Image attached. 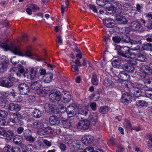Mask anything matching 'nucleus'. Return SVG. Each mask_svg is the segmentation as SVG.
I'll list each match as a JSON object with an SVG mask.
<instances>
[{
  "label": "nucleus",
  "instance_id": "nucleus-1",
  "mask_svg": "<svg viewBox=\"0 0 152 152\" xmlns=\"http://www.w3.org/2000/svg\"><path fill=\"white\" fill-rule=\"evenodd\" d=\"M0 45L7 50H10L15 55L29 57H31L33 55L32 52V49L30 47L27 48L24 53H22L19 47L16 46L13 43H11L10 45H9L7 44V41H4V42H0Z\"/></svg>",
  "mask_w": 152,
  "mask_h": 152
},
{
  "label": "nucleus",
  "instance_id": "nucleus-2",
  "mask_svg": "<svg viewBox=\"0 0 152 152\" xmlns=\"http://www.w3.org/2000/svg\"><path fill=\"white\" fill-rule=\"evenodd\" d=\"M132 85V84L130 82H127V83H125V86L129 88L128 90L129 92L133 95V96L136 97H139L143 92L138 89L136 86L134 87L133 86H132V87H131V86Z\"/></svg>",
  "mask_w": 152,
  "mask_h": 152
},
{
  "label": "nucleus",
  "instance_id": "nucleus-3",
  "mask_svg": "<svg viewBox=\"0 0 152 152\" xmlns=\"http://www.w3.org/2000/svg\"><path fill=\"white\" fill-rule=\"evenodd\" d=\"M118 54L120 56L127 58L130 55V50L129 48L127 46H121L118 45L117 47Z\"/></svg>",
  "mask_w": 152,
  "mask_h": 152
},
{
  "label": "nucleus",
  "instance_id": "nucleus-4",
  "mask_svg": "<svg viewBox=\"0 0 152 152\" xmlns=\"http://www.w3.org/2000/svg\"><path fill=\"white\" fill-rule=\"evenodd\" d=\"M61 97L60 92L57 90H52L50 92L49 99L52 102H55L59 101Z\"/></svg>",
  "mask_w": 152,
  "mask_h": 152
},
{
  "label": "nucleus",
  "instance_id": "nucleus-5",
  "mask_svg": "<svg viewBox=\"0 0 152 152\" xmlns=\"http://www.w3.org/2000/svg\"><path fill=\"white\" fill-rule=\"evenodd\" d=\"M18 86L20 94L23 95H27L30 92V88L27 84L20 83Z\"/></svg>",
  "mask_w": 152,
  "mask_h": 152
},
{
  "label": "nucleus",
  "instance_id": "nucleus-6",
  "mask_svg": "<svg viewBox=\"0 0 152 152\" xmlns=\"http://www.w3.org/2000/svg\"><path fill=\"white\" fill-rule=\"evenodd\" d=\"M13 85V83L11 82L9 77H4L0 78V86L7 88H10Z\"/></svg>",
  "mask_w": 152,
  "mask_h": 152
},
{
  "label": "nucleus",
  "instance_id": "nucleus-7",
  "mask_svg": "<svg viewBox=\"0 0 152 152\" xmlns=\"http://www.w3.org/2000/svg\"><path fill=\"white\" fill-rule=\"evenodd\" d=\"M127 62L126 59L120 57L118 59L113 61L112 63L113 66L115 67H119L120 66L122 68L123 64Z\"/></svg>",
  "mask_w": 152,
  "mask_h": 152
},
{
  "label": "nucleus",
  "instance_id": "nucleus-8",
  "mask_svg": "<svg viewBox=\"0 0 152 152\" xmlns=\"http://www.w3.org/2000/svg\"><path fill=\"white\" fill-rule=\"evenodd\" d=\"M34 81L32 82L31 87L32 89L38 90L42 86V81L38 77L34 80Z\"/></svg>",
  "mask_w": 152,
  "mask_h": 152
},
{
  "label": "nucleus",
  "instance_id": "nucleus-9",
  "mask_svg": "<svg viewBox=\"0 0 152 152\" xmlns=\"http://www.w3.org/2000/svg\"><path fill=\"white\" fill-rule=\"evenodd\" d=\"M76 106L74 104H72L68 106L66 109L67 113L68 116L72 117L74 116L76 114Z\"/></svg>",
  "mask_w": 152,
  "mask_h": 152
},
{
  "label": "nucleus",
  "instance_id": "nucleus-10",
  "mask_svg": "<svg viewBox=\"0 0 152 152\" xmlns=\"http://www.w3.org/2000/svg\"><path fill=\"white\" fill-rule=\"evenodd\" d=\"M117 5L118 7H121V5L118 2H116L114 4V5H111L110 6L105 7L106 11L108 13L113 14L115 13L117 11V8L118 7H115Z\"/></svg>",
  "mask_w": 152,
  "mask_h": 152
},
{
  "label": "nucleus",
  "instance_id": "nucleus-11",
  "mask_svg": "<svg viewBox=\"0 0 152 152\" xmlns=\"http://www.w3.org/2000/svg\"><path fill=\"white\" fill-rule=\"evenodd\" d=\"M103 21L104 24L106 27L110 28L115 27V21L112 18H105L103 19Z\"/></svg>",
  "mask_w": 152,
  "mask_h": 152
},
{
  "label": "nucleus",
  "instance_id": "nucleus-12",
  "mask_svg": "<svg viewBox=\"0 0 152 152\" xmlns=\"http://www.w3.org/2000/svg\"><path fill=\"white\" fill-rule=\"evenodd\" d=\"M3 152H21L20 148L18 147H13L8 145L3 149Z\"/></svg>",
  "mask_w": 152,
  "mask_h": 152
},
{
  "label": "nucleus",
  "instance_id": "nucleus-13",
  "mask_svg": "<svg viewBox=\"0 0 152 152\" xmlns=\"http://www.w3.org/2000/svg\"><path fill=\"white\" fill-rule=\"evenodd\" d=\"M93 138V137L91 136L86 135L82 138V141L85 145H88L92 143Z\"/></svg>",
  "mask_w": 152,
  "mask_h": 152
},
{
  "label": "nucleus",
  "instance_id": "nucleus-14",
  "mask_svg": "<svg viewBox=\"0 0 152 152\" xmlns=\"http://www.w3.org/2000/svg\"><path fill=\"white\" fill-rule=\"evenodd\" d=\"M122 102L126 104H128L132 101V96L130 94L126 92L123 94L122 97Z\"/></svg>",
  "mask_w": 152,
  "mask_h": 152
},
{
  "label": "nucleus",
  "instance_id": "nucleus-15",
  "mask_svg": "<svg viewBox=\"0 0 152 152\" xmlns=\"http://www.w3.org/2000/svg\"><path fill=\"white\" fill-rule=\"evenodd\" d=\"M49 122L52 125H57L60 123L59 118L56 115L50 116L49 119Z\"/></svg>",
  "mask_w": 152,
  "mask_h": 152
},
{
  "label": "nucleus",
  "instance_id": "nucleus-16",
  "mask_svg": "<svg viewBox=\"0 0 152 152\" xmlns=\"http://www.w3.org/2000/svg\"><path fill=\"white\" fill-rule=\"evenodd\" d=\"M128 61L123 65L122 69L125 71L130 73L133 72L134 70V66L130 64H128Z\"/></svg>",
  "mask_w": 152,
  "mask_h": 152
},
{
  "label": "nucleus",
  "instance_id": "nucleus-17",
  "mask_svg": "<svg viewBox=\"0 0 152 152\" xmlns=\"http://www.w3.org/2000/svg\"><path fill=\"white\" fill-rule=\"evenodd\" d=\"M97 116L96 113H91L89 115L88 119L90 123L94 125L97 121Z\"/></svg>",
  "mask_w": 152,
  "mask_h": 152
},
{
  "label": "nucleus",
  "instance_id": "nucleus-18",
  "mask_svg": "<svg viewBox=\"0 0 152 152\" xmlns=\"http://www.w3.org/2000/svg\"><path fill=\"white\" fill-rule=\"evenodd\" d=\"M141 24L136 20L132 22L130 25V27L134 31H138L140 28Z\"/></svg>",
  "mask_w": 152,
  "mask_h": 152
},
{
  "label": "nucleus",
  "instance_id": "nucleus-19",
  "mask_svg": "<svg viewBox=\"0 0 152 152\" xmlns=\"http://www.w3.org/2000/svg\"><path fill=\"white\" fill-rule=\"evenodd\" d=\"M118 75L122 81H128L130 79L129 75L124 72H120Z\"/></svg>",
  "mask_w": 152,
  "mask_h": 152
},
{
  "label": "nucleus",
  "instance_id": "nucleus-20",
  "mask_svg": "<svg viewBox=\"0 0 152 152\" xmlns=\"http://www.w3.org/2000/svg\"><path fill=\"white\" fill-rule=\"evenodd\" d=\"M61 100L64 103H66L69 102L72 99L71 95L68 93L61 95Z\"/></svg>",
  "mask_w": 152,
  "mask_h": 152
},
{
  "label": "nucleus",
  "instance_id": "nucleus-21",
  "mask_svg": "<svg viewBox=\"0 0 152 152\" xmlns=\"http://www.w3.org/2000/svg\"><path fill=\"white\" fill-rule=\"evenodd\" d=\"M61 122L62 123L63 127L65 128H68L71 126L72 122V121L70 120L69 119H66L62 118L61 119Z\"/></svg>",
  "mask_w": 152,
  "mask_h": 152
},
{
  "label": "nucleus",
  "instance_id": "nucleus-22",
  "mask_svg": "<svg viewBox=\"0 0 152 152\" xmlns=\"http://www.w3.org/2000/svg\"><path fill=\"white\" fill-rule=\"evenodd\" d=\"M116 21L119 24H126L128 22V20L124 16L120 17H116Z\"/></svg>",
  "mask_w": 152,
  "mask_h": 152
},
{
  "label": "nucleus",
  "instance_id": "nucleus-23",
  "mask_svg": "<svg viewBox=\"0 0 152 152\" xmlns=\"http://www.w3.org/2000/svg\"><path fill=\"white\" fill-rule=\"evenodd\" d=\"M44 108L45 111L48 112H54V105L52 104L46 103L45 104Z\"/></svg>",
  "mask_w": 152,
  "mask_h": 152
},
{
  "label": "nucleus",
  "instance_id": "nucleus-24",
  "mask_svg": "<svg viewBox=\"0 0 152 152\" xmlns=\"http://www.w3.org/2000/svg\"><path fill=\"white\" fill-rule=\"evenodd\" d=\"M53 74L51 73H49L46 74L43 77L44 81L46 83L50 82L53 77Z\"/></svg>",
  "mask_w": 152,
  "mask_h": 152
},
{
  "label": "nucleus",
  "instance_id": "nucleus-25",
  "mask_svg": "<svg viewBox=\"0 0 152 152\" xmlns=\"http://www.w3.org/2000/svg\"><path fill=\"white\" fill-rule=\"evenodd\" d=\"M145 83L147 90L152 89V79L147 78L145 80Z\"/></svg>",
  "mask_w": 152,
  "mask_h": 152
},
{
  "label": "nucleus",
  "instance_id": "nucleus-26",
  "mask_svg": "<svg viewBox=\"0 0 152 152\" xmlns=\"http://www.w3.org/2000/svg\"><path fill=\"white\" fill-rule=\"evenodd\" d=\"M136 87L139 90H141V91L143 90L147 91L148 89H147V88L145 86V84L144 82H142V83H141L140 82L137 83L136 84Z\"/></svg>",
  "mask_w": 152,
  "mask_h": 152
},
{
  "label": "nucleus",
  "instance_id": "nucleus-27",
  "mask_svg": "<svg viewBox=\"0 0 152 152\" xmlns=\"http://www.w3.org/2000/svg\"><path fill=\"white\" fill-rule=\"evenodd\" d=\"M8 63L4 62L0 64V73H3L7 71Z\"/></svg>",
  "mask_w": 152,
  "mask_h": 152
},
{
  "label": "nucleus",
  "instance_id": "nucleus-28",
  "mask_svg": "<svg viewBox=\"0 0 152 152\" xmlns=\"http://www.w3.org/2000/svg\"><path fill=\"white\" fill-rule=\"evenodd\" d=\"M120 7H118V8H117V14L116 15V17H120L121 16H124L125 15V11L122 8H120Z\"/></svg>",
  "mask_w": 152,
  "mask_h": 152
},
{
  "label": "nucleus",
  "instance_id": "nucleus-29",
  "mask_svg": "<svg viewBox=\"0 0 152 152\" xmlns=\"http://www.w3.org/2000/svg\"><path fill=\"white\" fill-rule=\"evenodd\" d=\"M25 79H27V80H34L37 78V77H35L34 75H33L28 73H25L23 74Z\"/></svg>",
  "mask_w": 152,
  "mask_h": 152
},
{
  "label": "nucleus",
  "instance_id": "nucleus-30",
  "mask_svg": "<svg viewBox=\"0 0 152 152\" xmlns=\"http://www.w3.org/2000/svg\"><path fill=\"white\" fill-rule=\"evenodd\" d=\"M42 115V112L37 109L34 110L32 114V115L36 118H39Z\"/></svg>",
  "mask_w": 152,
  "mask_h": 152
},
{
  "label": "nucleus",
  "instance_id": "nucleus-31",
  "mask_svg": "<svg viewBox=\"0 0 152 152\" xmlns=\"http://www.w3.org/2000/svg\"><path fill=\"white\" fill-rule=\"evenodd\" d=\"M5 136L7 140H10L12 138L14 135L13 132L11 130H9L5 132Z\"/></svg>",
  "mask_w": 152,
  "mask_h": 152
},
{
  "label": "nucleus",
  "instance_id": "nucleus-32",
  "mask_svg": "<svg viewBox=\"0 0 152 152\" xmlns=\"http://www.w3.org/2000/svg\"><path fill=\"white\" fill-rule=\"evenodd\" d=\"M142 47L143 50L148 51L151 50L152 49V44L146 43L145 44H143Z\"/></svg>",
  "mask_w": 152,
  "mask_h": 152
},
{
  "label": "nucleus",
  "instance_id": "nucleus-33",
  "mask_svg": "<svg viewBox=\"0 0 152 152\" xmlns=\"http://www.w3.org/2000/svg\"><path fill=\"white\" fill-rule=\"evenodd\" d=\"M91 82L92 84L94 85H97L98 84V80L97 75L94 73H93Z\"/></svg>",
  "mask_w": 152,
  "mask_h": 152
},
{
  "label": "nucleus",
  "instance_id": "nucleus-34",
  "mask_svg": "<svg viewBox=\"0 0 152 152\" xmlns=\"http://www.w3.org/2000/svg\"><path fill=\"white\" fill-rule=\"evenodd\" d=\"M136 57L137 60L142 62L144 61L146 58V57L144 55L141 53L137 54Z\"/></svg>",
  "mask_w": 152,
  "mask_h": 152
},
{
  "label": "nucleus",
  "instance_id": "nucleus-35",
  "mask_svg": "<svg viewBox=\"0 0 152 152\" xmlns=\"http://www.w3.org/2000/svg\"><path fill=\"white\" fill-rule=\"evenodd\" d=\"M108 111V107L106 106L101 107L99 109V112L102 114H105L107 113Z\"/></svg>",
  "mask_w": 152,
  "mask_h": 152
},
{
  "label": "nucleus",
  "instance_id": "nucleus-36",
  "mask_svg": "<svg viewBox=\"0 0 152 152\" xmlns=\"http://www.w3.org/2000/svg\"><path fill=\"white\" fill-rule=\"evenodd\" d=\"M82 122H83L84 129H88L90 125V121L88 120H84L82 121Z\"/></svg>",
  "mask_w": 152,
  "mask_h": 152
},
{
  "label": "nucleus",
  "instance_id": "nucleus-37",
  "mask_svg": "<svg viewBox=\"0 0 152 152\" xmlns=\"http://www.w3.org/2000/svg\"><path fill=\"white\" fill-rule=\"evenodd\" d=\"M131 41L130 37L126 35H124L121 37V41L122 42L128 43Z\"/></svg>",
  "mask_w": 152,
  "mask_h": 152
},
{
  "label": "nucleus",
  "instance_id": "nucleus-38",
  "mask_svg": "<svg viewBox=\"0 0 152 152\" xmlns=\"http://www.w3.org/2000/svg\"><path fill=\"white\" fill-rule=\"evenodd\" d=\"M32 133V132L29 129H27L24 130L23 132V134L22 135V137H25L28 135H30Z\"/></svg>",
  "mask_w": 152,
  "mask_h": 152
},
{
  "label": "nucleus",
  "instance_id": "nucleus-39",
  "mask_svg": "<svg viewBox=\"0 0 152 152\" xmlns=\"http://www.w3.org/2000/svg\"><path fill=\"white\" fill-rule=\"evenodd\" d=\"M131 5L129 3H125L124 4L123 7L125 11L129 12L131 9Z\"/></svg>",
  "mask_w": 152,
  "mask_h": 152
},
{
  "label": "nucleus",
  "instance_id": "nucleus-40",
  "mask_svg": "<svg viewBox=\"0 0 152 152\" xmlns=\"http://www.w3.org/2000/svg\"><path fill=\"white\" fill-rule=\"evenodd\" d=\"M136 104L137 105L140 106H146L147 105L148 103L145 101L140 100L137 101Z\"/></svg>",
  "mask_w": 152,
  "mask_h": 152
},
{
  "label": "nucleus",
  "instance_id": "nucleus-41",
  "mask_svg": "<svg viewBox=\"0 0 152 152\" xmlns=\"http://www.w3.org/2000/svg\"><path fill=\"white\" fill-rule=\"evenodd\" d=\"M24 138L27 141L30 142H33L35 140V139L32 136V133L30 135H28Z\"/></svg>",
  "mask_w": 152,
  "mask_h": 152
},
{
  "label": "nucleus",
  "instance_id": "nucleus-42",
  "mask_svg": "<svg viewBox=\"0 0 152 152\" xmlns=\"http://www.w3.org/2000/svg\"><path fill=\"white\" fill-rule=\"evenodd\" d=\"M38 69V68L36 67H32L30 68V74L34 75L35 77H37V73Z\"/></svg>",
  "mask_w": 152,
  "mask_h": 152
},
{
  "label": "nucleus",
  "instance_id": "nucleus-43",
  "mask_svg": "<svg viewBox=\"0 0 152 152\" xmlns=\"http://www.w3.org/2000/svg\"><path fill=\"white\" fill-rule=\"evenodd\" d=\"M13 116L14 118V119L16 120L18 122L22 119L21 115L18 113H14Z\"/></svg>",
  "mask_w": 152,
  "mask_h": 152
},
{
  "label": "nucleus",
  "instance_id": "nucleus-44",
  "mask_svg": "<svg viewBox=\"0 0 152 152\" xmlns=\"http://www.w3.org/2000/svg\"><path fill=\"white\" fill-rule=\"evenodd\" d=\"M22 139L20 136H15L13 139V142L15 144L18 145L22 141Z\"/></svg>",
  "mask_w": 152,
  "mask_h": 152
},
{
  "label": "nucleus",
  "instance_id": "nucleus-45",
  "mask_svg": "<svg viewBox=\"0 0 152 152\" xmlns=\"http://www.w3.org/2000/svg\"><path fill=\"white\" fill-rule=\"evenodd\" d=\"M38 94L39 96L42 97H45L48 94V91L45 90V89L39 90L38 92Z\"/></svg>",
  "mask_w": 152,
  "mask_h": 152
},
{
  "label": "nucleus",
  "instance_id": "nucleus-46",
  "mask_svg": "<svg viewBox=\"0 0 152 152\" xmlns=\"http://www.w3.org/2000/svg\"><path fill=\"white\" fill-rule=\"evenodd\" d=\"M41 125V121L35 122L32 123L31 125V126L35 128H40Z\"/></svg>",
  "mask_w": 152,
  "mask_h": 152
},
{
  "label": "nucleus",
  "instance_id": "nucleus-47",
  "mask_svg": "<svg viewBox=\"0 0 152 152\" xmlns=\"http://www.w3.org/2000/svg\"><path fill=\"white\" fill-rule=\"evenodd\" d=\"M129 29L128 27H124L121 29V32L123 34H127L129 32Z\"/></svg>",
  "mask_w": 152,
  "mask_h": 152
},
{
  "label": "nucleus",
  "instance_id": "nucleus-48",
  "mask_svg": "<svg viewBox=\"0 0 152 152\" xmlns=\"http://www.w3.org/2000/svg\"><path fill=\"white\" fill-rule=\"evenodd\" d=\"M148 74V72H146L145 70L141 69L140 71V72H139L138 75L142 78H144L146 75Z\"/></svg>",
  "mask_w": 152,
  "mask_h": 152
},
{
  "label": "nucleus",
  "instance_id": "nucleus-49",
  "mask_svg": "<svg viewBox=\"0 0 152 152\" xmlns=\"http://www.w3.org/2000/svg\"><path fill=\"white\" fill-rule=\"evenodd\" d=\"M111 81L109 80L107 77L105 78L104 82V86H109L111 84Z\"/></svg>",
  "mask_w": 152,
  "mask_h": 152
},
{
  "label": "nucleus",
  "instance_id": "nucleus-50",
  "mask_svg": "<svg viewBox=\"0 0 152 152\" xmlns=\"http://www.w3.org/2000/svg\"><path fill=\"white\" fill-rule=\"evenodd\" d=\"M112 39L114 42L118 43L121 41V38L118 36H115L113 37Z\"/></svg>",
  "mask_w": 152,
  "mask_h": 152
},
{
  "label": "nucleus",
  "instance_id": "nucleus-51",
  "mask_svg": "<svg viewBox=\"0 0 152 152\" xmlns=\"http://www.w3.org/2000/svg\"><path fill=\"white\" fill-rule=\"evenodd\" d=\"M65 3L66 4V6L64 7V5H62L61 6V13L63 14L64 12V11H65L66 9H67L68 7L69 6V3L68 0H66Z\"/></svg>",
  "mask_w": 152,
  "mask_h": 152
},
{
  "label": "nucleus",
  "instance_id": "nucleus-52",
  "mask_svg": "<svg viewBox=\"0 0 152 152\" xmlns=\"http://www.w3.org/2000/svg\"><path fill=\"white\" fill-rule=\"evenodd\" d=\"M71 70L72 72H75L76 74L78 73V69L76 65H73L72 66Z\"/></svg>",
  "mask_w": 152,
  "mask_h": 152
},
{
  "label": "nucleus",
  "instance_id": "nucleus-53",
  "mask_svg": "<svg viewBox=\"0 0 152 152\" xmlns=\"http://www.w3.org/2000/svg\"><path fill=\"white\" fill-rule=\"evenodd\" d=\"M33 147L31 144H28L27 145L25 151L28 152H31L33 151Z\"/></svg>",
  "mask_w": 152,
  "mask_h": 152
},
{
  "label": "nucleus",
  "instance_id": "nucleus-54",
  "mask_svg": "<svg viewBox=\"0 0 152 152\" xmlns=\"http://www.w3.org/2000/svg\"><path fill=\"white\" fill-rule=\"evenodd\" d=\"M145 93L147 97L152 99V90H151L146 91Z\"/></svg>",
  "mask_w": 152,
  "mask_h": 152
},
{
  "label": "nucleus",
  "instance_id": "nucleus-55",
  "mask_svg": "<svg viewBox=\"0 0 152 152\" xmlns=\"http://www.w3.org/2000/svg\"><path fill=\"white\" fill-rule=\"evenodd\" d=\"M45 133L47 134H52L53 131L51 128L49 126H47L45 129H43Z\"/></svg>",
  "mask_w": 152,
  "mask_h": 152
},
{
  "label": "nucleus",
  "instance_id": "nucleus-56",
  "mask_svg": "<svg viewBox=\"0 0 152 152\" xmlns=\"http://www.w3.org/2000/svg\"><path fill=\"white\" fill-rule=\"evenodd\" d=\"M96 4L101 6H103L105 5V0H96Z\"/></svg>",
  "mask_w": 152,
  "mask_h": 152
},
{
  "label": "nucleus",
  "instance_id": "nucleus-57",
  "mask_svg": "<svg viewBox=\"0 0 152 152\" xmlns=\"http://www.w3.org/2000/svg\"><path fill=\"white\" fill-rule=\"evenodd\" d=\"M146 18L147 19L148 22H152V14L148 13L146 14Z\"/></svg>",
  "mask_w": 152,
  "mask_h": 152
},
{
  "label": "nucleus",
  "instance_id": "nucleus-58",
  "mask_svg": "<svg viewBox=\"0 0 152 152\" xmlns=\"http://www.w3.org/2000/svg\"><path fill=\"white\" fill-rule=\"evenodd\" d=\"M78 112L83 116H85L88 113V110L86 109H80L79 110Z\"/></svg>",
  "mask_w": 152,
  "mask_h": 152
},
{
  "label": "nucleus",
  "instance_id": "nucleus-59",
  "mask_svg": "<svg viewBox=\"0 0 152 152\" xmlns=\"http://www.w3.org/2000/svg\"><path fill=\"white\" fill-rule=\"evenodd\" d=\"M72 147L75 150L80 149L81 148L80 147V144L77 142H76L74 144H73Z\"/></svg>",
  "mask_w": 152,
  "mask_h": 152
},
{
  "label": "nucleus",
  "instance_id": "nucleus-60",
  "mask_svg": "<svg viewBox=\"0 0 152 152\" xmlns=\"http://www.w3.org/2000/svg\"><path fill=\"white\" fill-rule=\"evenodd\" d=\"M82 122V121H80L77 123V128L79 129L83 130V125Z\"/></svg>",
  "mask_w": 152,
  "mask_h": 152
},
{
  "label": "nucleus",
  "instance_id": "nucleus-61",
  "mask_svg": "<svg viewBox=\"0 0 152 152\" xmlns=\"http://www.w3.org/2000/svg\"><path fill=\"white\" fill-rule=\"evenodd\" d=\"M5 130L3 127H0V138L2 137L5 133Z\"/></svg>",
  "mask_w": 152,
  "mask_h": 152
},
{
  "label": "nucleus",
  "instance_id": "nucleus-62",
  "mask_svg": "<svg viewBox=\"0 0 152 152\" xmlns=\"http://www.w3.org/2000/svg\"><path fill=\"white\" fill-rule=\"evenodd\" d=\"M90 107L93 110L95 111L96 110L97 105L95 102L91 103L90 104Z\"/></svg>",
  "mask_w": 152,
  "mask_h": 152
},
{
  "label": "nucleus",
  "instance_id": "nucleus-63",
  "mask_svg": "<svg viewBox=\"0 0 152 152\" xmlns=\"http://www.w3.org/2000/svg\"><path fill=\"white\" fill-rule=\"evenodd\" d=\"M18 71L21 73H23L25 71L24 67L21 64L18 65Z\"/></svg>",
  "mask_w": 152,
  "mask_h": 152
},
{
  "label": "nucleus",
  "instance_id": "nucleus-64",
  "mask_svg": "<svg viewBox=\"0 0 152 152\" xmlns=\"http://www.w3.org/2000/svg\"><path fill=\"white\" fill-rule=\"evenodd\" d=\"M29 7L33 10L34 11H36L39 10V8L35 4H30Z\"/></svg>",
  "mask_w": 152,
  "mask_h": 152
}]
</instances>
